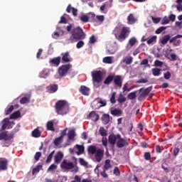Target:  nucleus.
<instances>
[{
  "label": "nucleus",
  "mask_w": 182,
  "mask_h": 182,
  "mask_svg": "<svg viewBox=\"0 0 182 182\" xmlns=\"http://www.w3.org/2000/svg\"><path fill=\"white\" fill-rule=\"evenodd\" d=\"M83 39H86V33L80 26H77L71 31L70 41L77 42V41H83Z\"/></svg>",
  "instance_id": "1"
},
{
  "label": "nucleus",
  "mask_w": 182,
  "mask_h": 182,
  "mask_svg": "<svg viewBox=\"0 0 182 182\" xmlns=\"http://www.w3.org/2000/svg\"><path fill=\"white\" fill-rule=\"evenodd\" d=\"M169 34L165 35L161 40V43L162 45H167V43L169 41V43H173V46H180L181 45L182 35L178 34L176 36L171 38Z\"/></svg>",
  "instance_id": "2"
},
{
  "label": "nucleus",
  "mask_w": 182,
  "mask_h": 182,
  "mask_svg": "<svg viewBox=\"0 0 182 182\" xmlns=\"http://www.w3.org/2000/svg\"><path fill=\"white\" fill-rule=\"evenodd\" d=\"M55 109L58 114L64 116V114H68L69 112V104L66 100H58L55 105Z\"/></svg>",
  "instance_id": "3"
},
{
  "label": "nucleus",
  "mask_w": 182,
  "mask_h": 182,
  "mask_svg": "<svg viewBox=\"0 0 182 182\" xmlns=\"http://www.w3.org/2000/svg\"><path fill=\"white\" fill-rule=\"evenodd\" d=\"M130 28L129 27H123L121 30L119 34L114 33V36L117 41L119 42H123V41H126V38L130 35Z\"/></svg>",
  "instance_id": "4"
},
{
  "label": "nucleus",
  "mask_w": 182,
  "mask_h": 182,
  "mask_svg": "<svg viewBox=\"0 0 182 182\" xmlns=\"http://www.w3.org/2000/svg\"><path fill=\"white\" fill-rule=\"evenodd\" d=\"M72 68V65L67 64L63 65L58 68V73L61 77H63L65 75H68V72Z\"/></svg>",
  "instance_id": "5"
},
{
  "label": "nucleus",
  "mask_w": 182,
  "mask_h": 182,
  "mask_svg": "<svg viewBox=\"0 0 182 182\" xmlns=\"http://www.w3.org/2000/svg\"><path fill=\"white\" fill-rule=\"evenodd\" d=\"M92 80L95 83H100V82H102L103 73H102L101 70L94 71L92 72Z\"/></svg>",
  "instance_id": "6"
},
{
  "label": "nucleus",
  "mask_w": 182,
  "mask_h": 182,
  "mask_svg": "<svg viewBox=\"0 0 182 182\" xmlns=\"http://www.w3.org/2000/svg\"><path fill=\"white\" fill-rule=\"evenodd\" d=\"M118 139H117V147H118V149H122V147H124L126 146H129V142H127V141H126V139L122 138V136H120V134H117V136Z\"/></svg>",
  "instance_id": "7"
},
{
  "label": "nucleus",
  "mask_w": 182,
  "mask_h": 182,
  "mask_svg": "<svg viewBox=\"0 0 182 182\" xmlns=\"http://www.w3.org/2000/svg\"><path fill=\"white\" fill-rule=\"evenodd\" d=\"M60 167L64 170H72V168H75V165L73 162H68L66 159H64L60 165Z\"/></svg>",
  "instance_id": "8"
},
{
  "label": "nucleus",
  "mask_w": 182,
  "mask_h": 182,
  "mask_svg": "<svg viewBox=\"0 0 182 182\" xmlns=\"http://www.w3.org/2000/svg\"><path fill=\"white\" fill-rule=\"evenodd\" d=\"M104 156H105V151L100 149H97L95 154V159L97 163H100L103 159Z\"/></svg>",
  "instance_id": "9"
},
{
  "label": "nucleus",
  "mask_w": 182,
  "mask_h": 182,
  "mask_svg": "<svg viewBox=\"0 0 182 182\" xmlns=\"http://www.w3.org/2000/svg\"><path fill=\"white\" fill-rule=\"evenodd\" d=\"M61 55V60L63 63H69V62H72V60H73V58L70 57V54L68 51L64 53H62Z\"/></svg>",
  "instance_id": "10"
},
{
  "label": "nucleus",
  "mask_w": 182,
  "mask_h": 182,
  "mask_svg": "<svg viewBox=\"0 0 182 182\" xmlns=\"http://www.w3.org/2000/svg\"><path fill=\"white\" fill-rule=\"evenodd\" d=\"M114 85L117 86V87L121 88L123 85V78L122 75H115L113 79Z\"/></svg>",
  "instance_id": "11"
},
{
  "label": "nucleus",
  "mask_w": 182,
  "mask_h": 182,
  "mask_svg": "<svg viewBox=\"0 0 182 182\" xmlns=\"http://www.w3.org/2000/svg\"><path fill=\"white\" fill-rule=\"evenodd\" d=\"M0 170H2L3 171L8 170V159L0 158Z\"/></svg>",
  "instance_id": "12"
},
{
  "label": "nucleus",
  "mask_w": 182,
  "mask_h": 182,
  "mask_svg": "<svg viewBox=\"0 0 182 182\" xmlns=\"http://www.w3.org/2000/svg\"><path fill=\"white\" fill-rule=\"evenodd\" d=\"M151 89H153V87H151V86L145 88L144 90H143V88H141L139 90L140 97H146V96H147L149 95V93H150V92H151Z\"/></svg>",
  "instance_id": "13"
},
{
  "label": "nucleus",
  "mask_w": 182,
  "mask_h": 182,
  "mask_svg": "<svg viewBox=\"0 0 182 182\" xmlns=\"http://www.w3.org/2000/svg\"><path fill=\"white\" fill-rule=\"evenodd\" d=\"M80 93H82L84 96H89L90 93V88L85 85H81L79 89Z\"/></svg>",
  "instance_id": "14"
},
{
  "label": "nucleus",
  "mask_w": 182,
  "mask_h": 182,
  "mask_svg": "<svg viewBox=\"0 0 182 182\" xmlns=\"http://www.w3.org/2000/svg\"><path fill=\"white\" fill-rule=\"evenodd\" d=\"M87 119H91L93 122H96L99 120V114L96 113L95 111H92L87 116Z\"/></svg>",
  "instance_id": "15"
},
{
  "label": "nucleus",
  "mask_w": 182,
  "mask_h": 182,
  "mask_svg": "<svg viewBox=\"0 0 182 182\" xmlns=\"http://www.w3.org/2000/svg\"><path fill=\"white\" fill-rule=\"evenodd\" d=\"M58 86L57 84H50L47 87V92L48 93H55L58 92Z\"/></svg>",
  "instance_id": "16"
},
{
  "label": "nucleus",
  "mask_w": 182,
  "mask_h": 182,
  "mask_svg": "<svg viewBox=\"0 0 182 182\" xmlns=\"http://www.w3.org/2000/svg\"><path fill=\"white\" fill-rule=\"evenodd\" d=\"M117 134H111L108 136V142L109 144L114 146L116 144V141L117 140Z\"/></svg>",
  "instance_id": "17"
},
{
  "label": "nucleus",
  "mask_w": 182,
  "mask_h": 182,
  "mask_svg": "<svg viewBox=\"0 0 182 182\" xmlns=\"http://www.w3.org/2000/svg\"><path fill=\"white\" fill-rule=\"evenodd\" d=\"M62 159H63V154L60 151L58 152L54 156V161L57 164H59L60 161H62Z\"/></svg>",
  "instance_id": "18"
},
{
  "label": "nucleus",
  "mask_w": 182,
  "mask_h": 182,
  "mask_svg": "<svg viewBox=\"0 0 182 182\" xmlns=\"http://www.w3.org/2000/svg\"><path fill=\"white\" fill-rule=\"evenodd\" d=\"M136 21L137 18L134 17V15H133V14H130L127 17L128 25H134V23H136Z\"/></svg>",
  "instance_id": "19"
},
{
  "label": "nucleus",
  "mask_w": 182,
  "mask_h": 182,
  "mask_svg": "<svg viewBox=\"0 0 182 182\" xmlns=\"http://www.w3.org/2000/svg\"><path fill=\"white\" fill-rule=\"evenodd\" d=\"M101 120L104 124H108L109 122H110V115L109 114H104Z\"/></svg>",
  "instance_id": "20"
},
{
  "label": "nucleus",
  "mask_w": 182,
  "mask_h": 182,
  "mask_svg": "<svg viewBox=\"0 0 182 182\" xmlns=\"http://www.w3.org/2000/svg\"><path fill=\"white\" fill-rule=\"evenodd\" d=\"M50 63L54 66H59V65H60V57H56L51 59Z\"/></svg>",
  "instance_id": "21"
},
{
  "label": "nucleus",
  "mask_w": 182,
  "mask_h": 182,
  "mask_svg": "<svg viewBox=\"0 0 182 182\" xmlns=\"http://www.w3.org/2000/svg\"><path fill=\"white\" fill-rule=\"evenodd\" d=\"M76 136V132L75 129H71L68 132V140H75V136Z\"/></svg>",
  "instance_id": "22"
},
{
  "label": "nucleus",
  "mask_w": 182,
  "mask_h": 182,
  "mask_svg": "<svg viewBox=\"0 0 182 182\" xmlns=\"http://www.w3.org/2000/svg\"><path fill=\"white\" fill-rule=\"evenodd\" d=\"M3 125L1 126V130H6L8 129V126L9 124V119L4 118L2 121Z\"/></svg>",
  "instance_id": "23"
},
{
  "label": "nucleus",
  "mask_w": 182,
  "mask_h": 182,
  "mask_svg": "<svg viewBox=\"0 0 182 182\" xmlns=\"http://www.w3.org/2000/svg\"><path fill=\"white\" fill-rule=\"evenodd\" d=\"M122 62L125 63V65H132V63H133V57L127 56L122 60Z\"/></svg>",
  "instance_id": "24"
},
{
  "label": "nucleus",
  "mask_w": 182,
  "mask_h": 182,
  "mask_svg": "<svg viewBox=\"0 0 182 182\" xmlns=\"http://www.w3.org/2000/svg\"><path fill=\"white\" fill-rule=\"evenodd\" d=\"M50 73L49 72V70L44 69L40 73V77H43V79H46V77H48V76H49Z\"/></svg>",
  "instance_id": "25"
},
{
  "label": "nucleus",
  "mask_w": 182,
  "mask_h": 182,
  "mask_svg": "<svg viewBox=\"0 0 182 182\" xmlns=\"http://www.w3.org/2000/svg\"><path fill=\"white\" fill-rule=\"evenodd\" d=\"M18 117H21V111H19V110L14 112L13 114H11L9 116V119L11 120H12L14 119H18Z\"/></svg>",
  "instance_id": "26"
},
{
  "label": "nucleus",
  "mask_w": 182,
  "mask_h": 182,
  "mask_svg": "<svg viewBox=\"0 0 182 182\" xmlns=\"http://www.w3.org/2000/svg\"><path fill=\"white\" fill-rule=\"evenodd\" d=\"M114 78V76H113L112 75H108L104 80V85H110V83L113 82Z\"/></svg>",
  "instance_id": "27"
},
{
  "label": "nucleus",
  "mask_w": 182,
  "mask_h": 182,
  "mask_svg": "<svg viewBox=\"0 0 182 182\" xmlns=\"http://www.w3.org/2000/svg\"><path fill=\"white\" fill-rule=\"evenodd\" d=\"M151 72L154 76H160V75H161V69L160 68H152Z\"/></svg>",
  "instance_id": "28"
},
{
  "label": "nucleus",
  "mask_w": 182,
  "mask_h": 182,
  "mask_svg": "<svg viewBox=\"0 0 182 182\" xmlns=\"http://www.w3.org/2000/svg\"><path fill=\"white\" fill-rule=\"evenodd\" d=\"M87 151L90 154H95L96 151V146L95 145H91L87 148Z\"/></svg>",
  "instance_id": "29"
},
{
  "label": "nucleus",
  "mask_w": 182,
  "mask_h": 182,
  "mask_svg": "<svg viewBox=\"0 0 182 182\" xmlns=\"http://www.w3.org/2000/svg\"><path fill=\"white\" fill-rule=\"evenodd\" d=\"M47 130H50V132H55V127H53V122L48 121L46 124Z\"/></svg>",
  "instance_id": "30"
},
{
  "label": "nucleus",
  "mask_w": 182,
  "mask_h": 182,
  "mask_svg": "<svg viewBox=\"0 0 182 182\" xmlns=\"http://www.w3.org/2000/svg\"><path fill=\"white\" fill-rule=\"evenodd\" d=\"M157 41V36H153L151 37L148 38L146 43L148 45H151V43H154Z\"/></svg>",
  "instance_id": "31"
},
{
  "label": "nucleus",
  "mask_w": 182,
  "mask_h": 182,
  "mask_svg": "<svg viewBox=\"0 0 182 182\" xmlns=\"http://www.w3.org/2000/svg\"><path fill=\"white\" fill-rule=\"evenodd\" d=\"M136 95H137V91H134L128 94L127 97L129 100H134V99H136V97H137Z\"/></svg>",
  "instance_id": "32"
},
{
  "label": "nucleus",
  "mask_w": 182,
  "mask_h": 182,
  "mask_svg": "<svg viewBox=\"0 0 182 182\" xmlns=\"http://www.w3.org/2000/svg\"><path fill=\"white\" fill-rule=\"evenodd\" d=\"M109 168H112V165L110 164V159H107L105 161V164L104 166L103 170H105V171H107Z\"/></svg>",
  "instance_id": "33"
},
{
  "label": "nucleus",
  "mask_w": 182,
  "mask_h": 182,
  "mask_svg": "<svg viewBox=\"0 0 182 182\" xmlns=\"http://www.w3.org/2000/svg\"><path fill=\"white\" fill-rule=\"evenodd\" d=\"M14 139V133H11L8 134V131H6V136H4V141H8L9 140H12Z\"/></svg>",
  "instance_id": "34"
},
{
  "label": "nucleus",
  "mask_w": 182,
  "mask_h": 182,
  "mask_svg": "<svg viewBox=\"0 0 182 182\" xmlns=\"http://www.w3.org/2000/svg\"><path fill=\"white\" fill-rule=\"evenodd\" d=\"M31 135L33 137H36V138L41 137V131H39V129L38 128L35 129L32 132Z\"/></svg>",
  "instance_id": "35"
},
{
  "label": "nucleus",
  "mask_w": 182,
  "mask_h": 182,
  "mask_svg": "<svg viewBox=\"0 0 182 182\" xmlns=\"http://www.w3.org/2000/svg\"><path fill=\"white\" fill-rule=\"evenodd\" d=\"M80 21H81V22H84L85 23L89 22V16H87L85 14H82L79 17Z\"/></svg>",
  "instance_id": "36"
},
{
  "label": "nucleus",
  "mask_w": 182,
  "mask_h": 182,
  "mask_svg": "<svg viewBox=\"0 0 182 182\" xmlns=\"http://www.w3.org/2000/svg\"><path fill=\"white\" fill-rule=\"evenodd\" d=\"M111 114H112V116H122V111L120 109H114L111 110Z\"/></svg>",
  "instance_id": "37"
},
{
  "label": "nucleus",
  "mask_w": 182,
  "mask_h": 182,
  "mask_svg": "<svg viewBox=\"0 0 182 182\" xmlns=\"http://www.w3.org/2000/svg\"><path fill=\"white\" fill-rule=\"evenodd\" d=\"M29 102H31V99L28 98V97H23L20 100L21 105H26V103H29Z\"/></svg>",
  "instance_id": "38"
},
{
  "label": "nucleus",
  "mask_w": 182,
  "mask_h": 182,
  "mask_svg": "<svg viewBox=\"0 0 182 182\" xmlns=\"http://www.w3.org/2000/svg\"><path fill=\"white\" fill-rule=\"evenodd\" d=\"M136 42H137V39H136V38H134V37H132V38H131L129 40L128 43H129V46H131V48H133V46H134V45H136Z\"/></svg>",
  "instance_id": "39"
},
{
  "label": "nucleus",
  "mask_w": 182,
  "mask_h": 182,
  "mask_svg": "<svg viewBox=\"0 0 182 182\" xmlns=\"http://www.w3.org/2000/svg\"><path fill=\"white\" fill-rule=\"evenodd\" d=\"M41 168H42V165H38L36 166V167L33 168L32 170L33 176H34V174H36V173H39Z\"/></svg>",
  "instance_id": "40"
},
{
  "label": "nucleus",
  "mask_w": 182,
  "mask_h": 182,
  "mask_svg": "<svg viewBox=\"0 0 182 182\" xmlns=\"http://www.w3.org/2000/svg\"><path fill=\"white\" fill-rule=\"evenodd\" d=\"M55 154V151H53L49 154V155L47 156V159L46 161V163H50L52 161V159H53V155Z\"/></svg>",
  "instance_id": "41"
},
{
  "label": "nucleus",
  "mask_w": 182,
  "mask_h": 182,
  "mask_svg": "<svg viewBox=\"0 0 182 182\" xmlns=\"http://www.w3.org/2000/svg\"><path fill=\"white\" fill-rule=\"evenodd\" d=\"M99 132H100V134L102 136V137L107 136V132L106 131V129H105L104 127H100Z\"/></svg>",
  "instance_id": "42"
},
{
  "label": "nucleus",
  "mask_w": 182,
  "mask_h": 182,
  "mask_svg": "<svg viewBox=\"0 0 182 182\" xmlns=\"http://www.w3.org/2000/svg\"><path fill=\"white\" fill-rule=\"evenodd\" d=\"M166 29H167V27L166 26H161L159 28H157L155 31V33L156 35H160V33H161V32L166 31Z\"/></svg>",
  "instance_id": "43"
},
{
  "label": "nucleus",
  "mask_w": 182,
  "mask_h": 182,
  "mask_svg": "<svg viewBox=\"0 0 182 182\" xmlns=\"http://www.w3.org/2000/svg\"><path fill=\"white\" fill-rule=\"evenodd\" d=\"M14 112V105H11L9 107L6 108L5 110V114L6 116H8V114H11Z\"/></svg>",
  "instance_id": "44"
},
{
  "label": "nucleus",
  "mask_w": 182,
  "mask_h": 182,
  "mask_svg": "<svg viewBox=\"0 0 182 182\" xmlns=\"http://www.w3.org/2000/svg\"><path fill=\"white\" fill-rule=\"evenodd\" d=\"M76 149H77L78 151H80L81 153H85V146L83 145H75Z\"/></svg>",
  "instance_id": "45"
},
{
  "label": "nucleus",
  "mask_w": 182,
  "mask_h": 182,
  "mask_svg": "<svg viewBox=\"0 0 182 182\" xmlns=\"http://www.w3.org/2000/svg\"><path fill=\"white\" fill-rule=\"evenodd\" d=\"M83 46H85V42H83V41L79 40L76 44L77 49H80L81 48H83Z\"/></svg>",
  "instance_id": "46"
},
{
  "label": "nucleus",
  "mask_w": 182,
  "mask_h": 182,
  "mask_svg": "<svg viewBox=\"0 0 182 182\" xmlns=\"http://www.w3.org/2000/svg\"><path fill=\"white\" fill-rule=\"evenodd\" d=\"M110 102L112 105H114V103H116V92H112L110 97Z\"/></svg>",
  "instance_id": "47"
},
{
  "label": "nucleus",
  "mask_w": 182,
  "mask_h": 182,
  "mask_svg": "<svg viewBox=\"0 0 182 182\" xmlns=\"http://www.w3.org/2000/svg\"><path fill=\"white\" fill-rule=\"evenodd\" d=\"M62 140H63V139L60 138V136L55 138L54 140L55 146H59V144H60V143H62Z\"/></svg>",
  "instance_id": "48"
},
{
  "label": "nucleus",
  "mask_w": 182,
  "mask_h": 182,
  "mask_svg": "<svg viewBox=\"0 0 182 182\" xmlns=\"http://www.w3.org/2000/svg\"><path fill=\"white\" fill-rule=\"evenodd\" d=\"M102 62L104 63H108V64L112 63V57H105L102 60Z\"/></svg>",
  "instance_id": "49"
},
{
  "label": "nucleus",
  "mask_w": 182,
  "mask_h": 182,
  "mask_svg": "<svg viewBox=\"0 0 182 182\" xmlns=\"http://www.w3.org/2000/svg\"><path fill=\"white\" fill-rule=\"evenodd\" d=\"M80 164L84 167L87 166V162L83 159V158L79 159Z\"/></svg>",
  "instance_id": "50"
},
{
  "label": "nucleus",
  "mask_w": 182,
  "mask_h": 182,
  "mask_svg": "<svg viewBox=\"0 0 182 182\" xmlns=\"http://www.w3.org/2000/svg\"><path fill=\"white\" fill-rule=\"evenodd\" d=\"M117 102H119L120 104L124 103V102H126V97H122V94H120L119 98L117 99Z\"/></svg>",
  "instance_id": "51"
},
{
  "label": "nucleus",
  "mask_w": 182,
  "mask_h": 182,
  "mask_svg": "<svg viewBox=\"0 0 182 182\" xmlns=\"http://www.w3.org/2000/svg\"><path fill=\"white\" fill-rule=\"evenodd\" d=\"M161 25H167V23H170V20L167 18V16H165L162 21H161Z\"/></svg>",
  "instance_id": "52"
},
{
  "label": "nucleus",
  "mask_w": 182,
  "mask_h": 182,
  "mask_svg": "<svg viewBox=\"0 0 182 182\" xmlns=\"http://www.w3.org/2000/svg\"><path fill=\"white\" fill-rule=\"evenodd\" d=\"M144 157L146 161L151 160V155L150 154V152H145L144 154Z\"/></svg>",
  "instance_id": "53"
},
{
  "label": "nucleus",
  "mask_w": 182,
  "mask_h": 182,
  "mask_svg": "<svg viewBox=\"0 0 182 182\" xmlns=\"http://www.w3.org/2000/svg\"><path fill=\"white\" fill-rule=\"evenodd\" d=\"M151 21L152 22H154V23H159L161 21V18H156V17H154V16H151Z\"/></svg>",
  "instance_id": "54"
},
{
  "label": "nucleus",
  "mask_w": 182,
  "mask_h": 182,
  "mask_svg": "<svg viewBox=\"0 0 182 182\" xmlns=\"http://www.w3.org/2000/svg\"><path fill=\"white\" fill-rule=\"evenodd\" d=\"M164 77L166 80H168V79H170V77H171V73L169 71H167L166 73H165L164 74Z\"/></svg>",
  "instance_id": "55"
},
{
  "label": "nucleus",
  "mask_w": 182,
  "mask_h": 182,
  "mask_svg": "<svg viewBox=\"0 0 182 182\" xmlns=\"http://www.w3.org/2000/svg\"><path fill=\"white\" fill-rule=\"evenodd\" d=\"M154 65L156 67L161 68V66H163V62H161L159 60H156L154 61Z\"/></svg>",
  "instance_id": "56"
},
{
  "label": "nucleus",
  "mask_w": 182,
  "mask_h": 182,
  "mask_svg": "<svg viewBox=\"0 0 182 182\" xmlns=\"http://www.w3.org/2000/svg\"><path fill=\"white\" fill-rule=\"evenodd\" d=\"M42 156V153L41 152H36L34 156V159L36 161H38L39 159H41V156Z\"/></svg>",
  "instance_id": "57"
},
{
  "label": "nucleus",
  "mask_w": 182,
  "mask_h": 182,
  "mask_svg": "<svg viewBox=\"0 0 182 182\" xmlns=\"http://www.w3.org/2000/svg\"><path fill=\"white\" fill-rule=\"evenodd\" d=\"M58 168V166L55 165L54 164H51L48 167V171H53V170H56Z\"/></svg>",
  "instance_id": "58"
},
{
  "label": "nucleus",
  "mask_w": 182,
  "mask_h": 182,
  "mask_svg": "<svg viewBox=\"0 0 182 182\" xmlns=\"http://www.w3.org/2000/svg\"><path fill=\"white\" fill-rule=\"evenodd\" d=\"M58 23H68V20H66V17L62 16L60 18V21L58 22Z\"/></svg>",
  "instance_id": "59"
},
{
  "label": "nucleus",
  "mask_w": 182,
  "mask_h": 182,
  "mask_svg": "<svg viewBox=\"0 0 182 182\" xmlns=\"http://www.w3.org/2000/svg\"><path fill=\"white\" fill-rule=\"evenodd\" d=\"M89 43H96V37H95V36H92L91 37H90Z\"/></svg>",
  "instance_id": "60"
},
{
  "label": "nucleus",
  "mask_w": 182,
  "mask_h": 182,
  "mask_svg": "<svg viewBox=\"0 0 182 182\" xmlns=\"http://www.w3.org/2000/svg\"><path fill=\"white\" fill-rule=\"evenodd\" d=\"M102 146H105V149H107V138H102Z\"/></svg>",
  "instance_id": "61"
},
{
  "label": "nucleus",
  "mask_w": 182,
  "mask_h": 182,
  "mask_svg": "<svg viewBox=\"0 0 182 182\" xmlns=\"http://www.w3.org/2000/svg\"><path fill=\"white\" fill-rule=\"evenodd\" d=\"M68 132V128H65V129H63V131H61V133H60V137L63 139V137L65 136H66V132Z\"/></svg>",
  "instance_id": "62"
},
{
  "label": "nucleus",
  "mask_w": 182,
  "mask_h": 182,
  "mask_svg": "<svg viewBox=\"0 0 182 182\" xmlns=\"http://www.w3.org/2000/svg\"><path fill=\"white\" fill-rule=\"evenodd\" d=\"M114 174L115 176H119L120 174V170L119 169V167H115L114 168Z\"/></svg>",
  "instance_id": "63"
},
{
  "label": "nucleus",
  "mask_w": 182,
  "mask_h": 182,
  "mask_svg": "<svg viewBox=\"0 0 182 182\" xmlns=\"http://www.w3.org/2000/svg\"><path fill=\"white\" fill-rule=\"evenodd\" d=\"M74 181H75V182H82V178H80V176L76 175L74 177Z\"/></svg>",
  "instance_id": "64"
}]
</instances>
